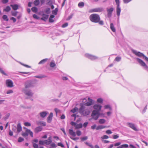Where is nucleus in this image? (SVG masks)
Instances as JSON below:
<instances>
[{"label": "nucleus", "instance_id": "13", "mask_svg": "<svg viewBox=\"0 0 148 148\" xmlns=\"http://www.w3.org/2000/svg\"><path fill=\"white\" fill-rule=\"evenodd\" d=\"M6 84L8 87H12L13 86V82L10 79H8L6 81Z\"/></svg>", "mask_w": 148, "mask_h": 148}, {"label": "nucleus", "instance_id": "5", "mask_svg": "<svg viewBox=\"0 0 148 148\" xmlns=\"http://www.w3.org/2000/svg\"><path fill=\"white\" fill-rule=\"evenodd\" d=\"M115 1L117 5L116 14L118 16V19H119L121 12V9L120 7V1L119 0H115Z\"/></svg>", "mask_w": 148, "mask_h": 148}, {"label": "nucleus", "instance_id": "59", "mask_svg": "<svg viewBox=\"0 0 148 148\" xmlns=\"http://www.w3.org/2000/svg\"><path fill=\"white\" fill-rule=\"evenodd\" d=\"M119 137V136L118 135H115L113 136V138L114 139L118 138Z\"/></svg>", "mask_w": 148, "mask_h": 148}, {"label": "nucleus", "instance_id": "9", "mask_svg": "<svg viewBox=\"0 0 148 148\" xmlns=\"http://www.w3.org/2000/svg\"><path fill=\"white\" fill-rule=\"evenodd\" d=\"M88 102L83 104L84 106H90L94 103V101L92 99H90V97L88 98Z\"/></svg>", "mask_w": 148, "mask_h": 148}, {"label": "nucleus", "instance_id": "1", "mask_svg": "<svg viewBox=\"0 0 148 148\" xmlns=\"http://www.w3.org/2000/svg\"><path fill=\"white\" fill-rule=\"evenodd\" d=\"M80 107L79 109V112L82 115L86 116L88 115L90 113V112L88 108H86L85 106L83 103L80 104Z\"/></svg>", "mask_w": 148, "mask_h": 148}, {"label": "nucleus", "instance_id": "27", "mask_svg": "<svg viewBox=\"0 0 148 148\" xmlns=\"http://www.w3.org/2000/svg\"><path fill=\"white\" fill-rule=\"evenodd\" d=\"M11 8L9 6H7L4 9L3 11L6 12H8L10 11Z\"/></svg>", "mask_w": 148, "mask_h": 148}, {"label": "nucleus", "instance_id": "62", "mask_svg": "<svg viewBox=\"0 0 148 148\" xmlns=\"http://www.w3.org/2000/svg\"><path fill=\"white\" fill-rule=\"evenodd\" d=\"M58 146H61L62 147H64V145L61 143H58Z\"/></svg>", "mask_w": 148, "mask_h": 148}, {"label": "nucleus", "instance_id": "11", "mask_svg": "<svg viewBox=\"0 0 148 148\" xmlns=\"http://www.w3.org/2000/svg\"><path fill=\"white\" fill-rule=\"evenodd\" d=\"M103 9L101 8H95L91 9L90 10L89 12L90 13L93 12H100L103 11Z\"/></svg>", "mask_w": 148, "mask_h": 148}, {"label": "nucleus", "instance_id": "41", "mask_svg": "<svg viewBox=\"0 0 148 148\" xmlns=\"http://www.w3.org/2000/svg\"><path fill=\"white\" fill-rule=\"evenodd\" d=\"M103 101V100L101 98H98L97 100V103H102Z\"/></svg>", "mask_w": 148, "mask_h": 148}, {"label": "nucleus", "instance_id": "4", "mask_svg": "<svg viewBox=\"0 0 148 148\" xmlns=\"http://www.w3.org/2000/svg\"><path fill=\"white\" fill-rule=\"evenodd\" d=\"M100 115V112L99 111H97L95 110H94L92 111L91 114L92 119L95 120H97L99 117Z\"/></svg>", "mask_w": 148, "mask_h": 148}, {"label": "nucleus", "instance_id": "57", "mask_svg": "<svg viewBox=\"0 0 148 148\" xmlns=\"http://www.w3.org/2000/svg\"><path fill=\"white\" fill-rule=\"evenodd\" d=\"M108 136L106 135H104L101 137V138L103 139H108Z\"/></svg>", "mask_w": 148, "mask_h": 148}, {"label": "nucleus", "instance_id": "45", "mask_svg": "<svg viewBox=\"0 0 148 148\" xmlns=\"http://www.w3.org/2000/svg\"><path fill=\"white\" fill-rule=\"evenodd\" d=\"M56 66V64L54 62H51L50 63V66L51 67H54Z\"/></svg>", "mask_w": 148, "mask_h": 148}, {"label": "nucleus", "instance_id": "60", "mask_svg": "<svg viewBox=\"0 0 148 148\" xmlns=\"http://www.w3.org/2000/svg\"><path fill=\"white\" fill-rule=\"evenodd\" d=\"M20 63L21 64H22V65L24 66H25L26 67H27V68H30L31 67L30 66H28L27 65H26V64H23L22 63H21V62H20Z\"/></svg>", "mask_w": 148, "mask_h": 148}, {"label": "nucleus", "instance_id": "6", "mask_svg": "<svg viewBox=\"0 0 148 148\" xmlns=\"http://www.w3.org/2000/svg\"><path fill=\"white\" fill-rule=\"evenodd\" d=\"M35 84L34 82L31 81H27L25 84V87L24 88L28 89L34 87Z\"/></svg>", "mask_w": 148, "mask_h": 148}, {"label": "nucleus", "instance_id": "39", "mask_svg": "<svg viewBox=\"0 0 148 148\" xmlns=\"http://www.w3.org/2000/svg\"><path fill=\"white\" fill-rule=\"evenodd\" d=\"M84 6V3L83 2L79 3L78 4V6L79 7H83Z\"/></svg>", "mask_w": 148, "mask_h": 148}, {"label": "nucleus", "instance_id": "64", "mask_svg": "<svg viewBox=\"0 0 148 148\" xmlns=\"http://www.w3.org/2000/svg\"><path fill=\"white\" fill-rule=\"evenodd\" d=\"M71 124L72 125L74 126L75 127L76 123L73 121H72L71 122Z\"/></svg>", "mask_w": 148, "mask_h": 148}, {"label": "nucleus", "instance_id": "16", "mask_svg": "<svg viewBox=\"0 0 148 148\" xmlns=\"http://www.w3.org/2000/svg\"><path fill=\"white\" fill-rule=\"evenodd\" d=\"M127 124L129 127H130V128L133 129L134 130H137L136 128V127L135 125L134 124L131 123H127Z\"/></svg>", "mask_w": 148, "mask_h": 148}, {"label": "nucleus", "instance_id": "44", "mask_svg": "<svg viewBox=\"0 0 148 148\" xmlns=\"http://www.w3.org/2000/svg\"><path fill=\"white\" fill-rule=\"evenodd\" d=\"M128 147V145L127 144H124L123 145H121L118 147H117V148H122L123 147Z\"/></svg>", "mask_w": 148, "mask_h": 148}, {"label": "nucleus", "instance_id": "21", "mask_svg": "<svg viewBox=\"0 0 148 148\" xmlns=\"http://www.w3.org/2000/svg\"><path fill=\"white\" fill-rule=\"evenodd\" d=\"M107 127L106 126H104L101 125H100L97 126L96 128V129L98 130L100 129H103L106 127Z\"/></svg>", "mask_w": 148, "mask_h": 148}, {"label": "nucleus", "instance_id": "34", "mask_svg": "<svg viewBox=\"0 0 148 148\" xmlns=\"http://www.w3.org/2000/svg\"><path fill=\"white\" fill-rule=\"evenodd\" d=\"M46 77V76L44 75H40L36 76H35V77L38 78H43L45 77Z\"/></svg>", "mask_w": 148, "mask_h": 148}, {"label": "nucleus", "instance_id": "33", "mask_svg": "<svg viewBox=\"0 0 148 148\" xmlns=\"http://www.w3.org/2000/svg\"><path fill=\"white\" fill-rule=\"evenodd\" d=\"M58 11V8H56L55 10H53L52 12V14L54 15H56L57 13V12Z\"/></svg>", "mask_w": 148, "mask_h": 148}, {"label": "nucleus", "instance_id": "47", "mask_svg": "<svg viewBox=\"0 0 148 148\" xmlns=\"http://www.w3.org/2000/svg\"><path fill=\"white\" fill-rule=\"evenodd\" d=\"M121 58L120 57H116L115 58V60L119 62L121 60Z\"/></svg>", "mask_w": 148, "mask_h": 148}, {"label": "nucleus", "instance_id": "51", "mask_svg": "<svg viewBox=\"0 0 148 148\" xmlns=\"http://www.w3.org/2000/svg\"><path fill=\"white\" fill-rule=\"evenodd\" d=\"M39 144L40 145H43L45 144L44 140H40L39 141Z\"/></svg>", "mask_w": 148, "mask_h": 148}, {"label": "nucleus", "instance_id": "20", "mask_svg": "<svg viewBox=\"0 0 148 148\" xmlns=\"http://www.w3.org/2000/svg\"><path fill=\"white\" fill-rule=\"evenodd\" d=\"M48 15L43 14L42 15V17L41 18V19L45 21L48 19Z\"/></svg>", "mask_w": 148, "mask_h": 148}, {"label": "nucleus", "instance_id": "46", "mask_svg": "<svg viewBox=\"0 0 148 148\" xmlns=\"http://www.w3.org/2000/svg\"><path fill=\"white\" fill-rule=\"evenodd\" d=\"M47 4L49 5H51L52 4V2L51 0H47Z\"/></svg>", "mask_w": 148, "mask_h": 148}, {"label": "nucleus", "instance_id": "15", "mask_svg": "<svg viewBox=\"0 0 148 148\" xmlns=\"http://www.w3.org/2000/svg\"><path fill=\"white\" fill-rule=\"evenodd\" d=\"M102 106L98 104H95L93 106V108L97 111H99V112L101 110Z\"/></svg>", "mask_w": 148, "mask_h": 148}, {"label": "nucleus", "instance_id": "7", "mask_svg": "<svg viewBox=\"0 0 148 148\" xmlns=\"http://www.w3.org/2000/svg\"><path fill=\"white\" fill-rule=\"evenodd\" d=\"M29 134L31 137H33L32 132L29 130L27 129L25 132L22 134V135L23 137H25L27 136Z\"/></svg>", "mask_w": 148, "mask_h": 148}, {"label": "nucleus", "instance_id": "40", "mask_svg": "<svg viewBox=\"0 0 148 148\" xmlns=\"http://www.w3.org/2000/svg\"><path fill=\"white\" fill-rule=\"evenodd\" d=\"M3 18L5 21H8V16L6 15H3Z\"/></svg>", "mask_w": 148, "mask_h": 148}, {"label": "nucleus", "instance_id": "54", "mask_svg": "<svg viewBox=\"0 0 148 148\" xmlns=\"http://www.w3.org/2000/svg\"><path fill=\"white\" fill-rule=\"evenodd\" d=\"M33 17L34 18L36 19H39V17L35 14H34L33 15Z\"/></svg>", "mask_w": 148, "mask_h": 148}, {"label": "nucleus", "instance_id": "3", "mask_svg": "<svg viewBox=\"0 0 148 148\" xmlns=\"http://www.w3.org/2000/svg\"><path fill=\"white\" fill-rule=\"evenodd\" d=\"M89 18L90 21L95 23H98L100 20L99 16L96 14H91Z\"/></svg>", "mask_w": 148, "mask_h": 148}, {"label": "nucleus", "instance_id": "18", "mask_svg": "<svg viewBox=\"0 0 148 148\" xmlns=\"http://www.w3.org/2000/svg\"><path fill=\"white\" fill-rule=\"evenodd\" d=\"M48 114V113L46 111H43L40 113L39 114L40 117L42 118H45Z\"/></svg>", "mask_w": 148, "mask_h": 148}, {"label": "nucleus", "instance_id": "48", "mask_svg": "<svg viewBox=\"0 0 148 148\" xmlns=\"http://www.w3.org/2000/svg\"><path fill=\"white\" fill-rule=\"evenodd\" d=\"M24 139L23 138L20 137L18 138V141L19 142H21L24 141Z\"/></svg>", "mask_w": 148, "mask_h": 148}, {"label": "nucleus", "instance_id": "28", "mask_svg": "<svg viewBox=\"0 0 148 148\" xmlns=\"http://www.w3.org/2000/svg\"><path fill=\"white\" fill-rule=\"evenodd\" d=\"M47 59L46 58L42 60L39 62L38 64H44L45 62H46L47 61Z\"/></svg>", "mask_w": 148, "mask_h": 148}, {"label": "nucleus", "instance_id": "36", "mask_svg": "<svg viewBox=\"0 0 148 148\" xmlns=\"http://www.w3.org/2000/svg\"><path fill=\"white\" fill-rule=\"evenodd\" d=\"M45 144L46 145H49L51 143L50 142L49 140H44Z\"/></svg>", "mask_w": 148, "mask_h": 148}, {"label": "nucleus", "instance_id": "49", "mask_svg": "<svg viewBox=\"0 0 148 148\" xmlns=\"http://www.w3.org/2000/svg\"><path fill=\"white\" fill-rule=\"evenodd\" d=\"M17 12L16 11H14L12 12V16H16L17 14Z\"/></svg>", "mask_w": 148, "mask_h": 148}, {"label": "nucleus", "instance_id": "61", "mask_svg": "<svg viewBox=\"0 0 148 148\" xmlns=\"http://www.w3.org/2000/svg\"><path fill=\"white\" fill-rule=\"evenodd\" d=\"M106 133L107 134H111L112 132L110 130H108L106 131Z\"/></svg>", "mask_w": 148, "mask_h": 148}, {"label": "nucleus", "instance_id": "10", "mask_svg": "<svg viewBox=\"0 0 148 148\" xmlns=\"http://www.w3.org/2000/svg\"><path fill=\"white\" fill-rule=\"evenodd\" d=\"M132 51L133 53L135 54L137 56L140 57H143L144 58L145 56V55L143 53H141L140 52L137 51L136 50L132 49Z\"/></svg>", "mask_w": 148, "mask_h": 148}, {"label": "nucleus", "instance_id": "22", "mask_svg": "<svg viewBox=\"0 0 148 148\" xmlns=\"http://www.w3.org/2000/svg\"><path fill=\"white\" fill-rule=\"evenodd\" d=\"M69 134L73 136H75L76 134L75 132H74L72 129H69Z\"/></svg>", "mask_w": 148, "mask_h": 148}, {"label": "nucleus", "instance_id": "25", "mask_svg": "<svg viewBox=\"0 0 148 148\" xmlns=\"http://www.w3.org/2000/svg\"><path fill=\"white\" fill-rule=\"evenodd\" d=\"M75 127L76 129L81 128L82 127V123H79V124H77L76 123Z\"/></svg>", "mask_w": 148, "mask_h": 148}, {"label": "nucleus", "instance_id": "17", "mask_svg": "<svg viewBox=\"0 0 148 148\" xmlns=\"http://www.w3.org/2000/svg\"><path fill=\"white\" fill-rule=\"evenodd\" d=\"M53 116V113L52 112L50 113L49 115L47 118V122L48 123H50L51 122Z\"/></svg>", "mask_w": 148, "mask_h": 148}, {"label": "nucleus", "instance_id": "30", "mask_svg": "<svg viewBox=\"0 0 148 148\" xmlns=\"http://www.w3.org/2000/svg\"><path fill=\"white\" fill-rule=\"evenodd\" d=\"M31 10L33 12L35 13H36L38 11V9L37 7H32L31 8Z\"/></svg>", "mask_w": 148, "mask_h": 148}, {"label": "nucleus", "instance_id": "2", "mask_svg": "<svg viewBox=\"0 0 148 148\" xmlns=\"http://www.w3.org/2000/svg\"><path fill=\"white\" fill-rule=\"evenodd\" d=\"M22 91L27 96L26 99H30L34 95V93L32 91L29 89L23 88Z\"/></svg>", "mask_w": 148, "mask_h": 148}, {"label": "nucleus", "instance_id": "24", "mask_svg": "<svg viewBox=\"0 0 148 148\" xmlns=\"http://www.w3.org/2000/svg\"><path fill=\"white\" fill-rule=\"evenodd\" d=\"M110 28L111 30L114 32H115L116 29L114 27V25L113 23H112L110 24Z\"/></svg>", "mask_w": 148, "mask_h": 148}, {"label": "nucleus", "instance_id": "8", "mask_svg": "<svg viewBox=\"0 0 148 148\" xmlns=\"http://www.w3.org/2000/svg\"><path fill=\"white\" fill-rule=\"evenodd\" d=\"M136 59L138 62L140 64L141 66L144 67L145 69L146 70H148V66L144 61L138 58H137Z\"/></svg>", "mask_w": 148, "mask_h": 148}, {"label": "nucleus", "instance_id": "14", "mask_svg": "<svg viewBox=\"0 0 148 148\" xmlns=\"http://www.w3.org/2000/svg\"><path fill=\"white\" fill-rule=\"evenodd\" d=\"M107 16L108 18H110L112 16V12L114 10V8H107Z\"/></svg>", "mask_w": 148, "mask_h": 148}, {"label": "nucleus", "instance_id": "23", "mask_svg": "<svg viewBox=\"0 0 148 148\" xmlns=\"http://www.w3.org/2000/svg\"><path fill=\"white\" fill-rule=\"evenodd\" d=\"M10 6L14 10H16L18 9V6L17 4L11 5Z\"/></svg>", "mask_w": 148, "mask_h": 148}, {"label": "nucleus", "instance_id": "12", "mask_svg": "<svg viewBox=\"0 0 148 148\" xmlns=\"http://www.w3.org/2000/svg\"><path fill=\"white\" fill-rule=\"evenodd\" d=\"M85 56L86 58L92 60H95L98 58V57L97 56H94L88 53L86 54Z\"/></svg>", "mask_w": 148, "mask_h": 148}, {"label": "nucleus", "instance_id": "26", "mask_svg": "<svg viewBox=\"0 0 148 148\" xmlns=\"http://www.w3.org/2000/svg\"><path fill=\"white\" fill-rule=\"evenodd\" d=\"M22 130V127L20 124H18L17 126V131L18 132H20Z\"/></svg>", "mask_w": 148, "mask_h": 148}, {"label": "nucleus", "instance_id": "63", "mask_svg": "<svg viewBox=\"0 0 148 148\" xmlns=\"http://www.w3.org/2000/svg\"><path fill=\"white\" fill-rule=\"evenodd\" d=\"M40 125H42L44 126H45L46 125V123L43 122H40Z\"/></svg>", "mask_w": 148, "mask_h": 148}, {"label": "nucleus", "instance_id": "53", "mask_svg": "<svg viewBox=\"0 0 148 148\" xmlns=\"http://www.w3.org/2000/svg\"><path fill=\"white\" fill-rule=\"evenodd\" d=\"M132 0H123V2L125 3H127L131 1Z\"/></svg>", "mask_w": 148, "mask_h": 148}, {"label": "nucleus", "instance_id": "52", "mask_svg": "<svg viewBox=\"0 0 148 148\" xmlns=\"http://www.w3.org/2000/svg\"><path fill=\"white\" fill-rule=\"evenodd\" d=\"M24 125L26 126H31V124L29 122H25L24 123Z\"/></svg>", "mask_w": 148, "mask_h": 148}, {"label": "nucleus", "instance_id": "35", "mask_svg": "<svg viewBox=\"0 0 148 148\" xmlns=\"http://www.w3.org/2000/svg\"><path fill=\"white\" fill-rule=\"evenodd\" d=\"M0 73L5 75H7V74L5 73V72L3 70L2 68L1 67H0Z\"/></svg>", "mask_w": 148, "mask_h": 148}, {"label": "nucleus", "instance_id": "29", "mask_svg": "<svg viewBox=\"0 0 148 148\" xmlns=\"http://www.w3.org/2000/svg\"><path fill=\"white\" fill-rule=\"evenodd\" d=\"M78 110L79 111V109L77 107H75L73 109H72L71 110V112L73 113H74L76 112H77Z\"/></svg>", "mask_w": 148, "mask_h": 148}, {"label": "nucleus", "instance_id": "42", "mask_svg": "<svg viewBox=\"0 0 148 148\" xmlns=\"http://www.w3.org/2000/svg\"><path fill=\"white\" fill-rule=\"evenodd\" d=\"M104 108L106 109H109L110 110H112L111 108L110 107L109 105H107L104 106Z\"/></svg>", "mask_w": 148, "mask_h": 148}, {"label": "nucleus", "instance_id": "31", "mask_svg": "<svg viewBox=\"0 0 148 148\" xmlns=\"http://www.w3.org/2000/svg\"><path fill=\"white\" fill-rule=\"evenodd\" d=\"M45 12L47 14H49L50 12V9L47 8L45 10Z\"/></svg>", "mask_w": 148, "mask_h": 148}, {"label": "nucleus", "instance_id": "43", "mask_svg": "<svg viewBox=\"0 0 148 148\" xmlns=\"http://www.w3.org/2000/svg\"><path fill=\"white\" fill-rule=\"evenodd\" d=\"M84 143L86 144L89 146L91 148H94V147L92 145H90L89 143H88L87 142H85Z\"/></svg>", "mask_w": 148, "mask_h": 148}, {"label": "nucleus", "instance_id": "56", "mask_svg": "<svg viewBox=\"0 0 148 148\" xmlns=\"http://www.w3.org/2000/svg\"><path fill=\"white\" fill-rule=\"evenodd\" d=\"M33 146L34 148H38V145L36 143H33Z\"/></svg>", "mask_w": 148, "mask_h": 148}, {"label": "nucleus", "instance_id": "50", "mask_svg": "<svg viewBox=\"0 0 148 148\" xmlns=\"http://www.w3.org/2000/svg\"><path fill=\"white\" fill-rule=\"evenodd\" d=\"M76 133L77 134V135L78 136H80V135H81V132L79 131V130H78V131H77L76 132Z\"/></svg>", "mask_w": 148, "mask_h": 148}, {"label": "nucleus", "instance_id": "58", "mask_svg": "<svg viewBox=\"0 0 148 148\" xmlns=\"http://www.w3.org/2000/svg\"><path fill=\"white\" fill-rule=\"evenodd\" d=\"M68 25V24L67 23H65L64 24L62 25V27L63 28H64L66 27H67Z\"/></svg>", "mask_w": 148, "mask_h": 148}, {"label": "nucleus", "instance_id": "55", "mask_svg": "<svg viewBox=\"0 0 148 148\" xmlns=\"http://www.w3.org/2000/svg\"><path fill=\"white\" fill-rule=\"evenodd\" d=\"M13 92V90H8L6 92L7 94H9L10 93H12Z\"/></svg>", "mask_w": 148, "mask_h": 148}, {"label": "nucleus", "instance_id": "37", "mask_svg": "<svg viewBox=\"0 0 148 148\" xmlns=\"http://www.w3.org/2000/svg\"><path fill=\"white\" fill-rule=\"evenodd\" d=\"M88 138V137L87 136H85L83 137H81L80 138V139L82 141H83L84 140H87Z\"/></svg>", "mask_w": 148, "mask_h": 148}, {"label": "nucleus", "instance_id": "19", "mask_svg": "<svg viewBox=\"0 0 148 148\" xmlns=\"http://www.w3.org/2000/svg\"><path fill=\"white\" fill-rule=\"evenodd\" d=\"M42 129V128L41 126H38L36 127L35 129V132L36 133H38L41 131Z\"/></svg>", "mask_w": 148, "mask_h": 148}, {"label": "nucleus", "instance_id": "38", "mask_svg": "<svg viewBox=\"0 0 148 148\" xmlns=\"http://www.w3.org/2000/svg\"><path fill=\"white\" fill-rule=\"evenodd\" d=\"M106 122V120L103 119H100L99 120V123L100 124L104 123Z\"/></svg>", "mask_w": 148, "mask_h": 148}, {"label": "nucleus", "instance_id": "32", "mask_svg": "<svg viewBox=\"0 0 148 148\" xmlns=\"http://www.w3.org/2000/svg\"><path fill=\"white\" fill-rule=\"evenodd\" d=\"M40 3V0H36L34 2V5L37 6Z\"/></svg>", "mask_w": 148, "mask_h": 148}]
</instances>
